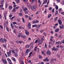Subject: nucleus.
I'll list each match as a JSON object with an SVG mask.
<instances>
[{"label": "nucleus", "instance_id": "f257e3e1", "mask_svg": "<svg viewBox=\"0 0 64 64\" xmlns=\"http://www.w3.org/2000/svg\"><path fill=\"white\" fill-rule=\"evenodd\" d=\"M29 52H30L29 49H27L26 50V53L25 54V55H28V53H29Z\"/></svg>", "mask_w": 64, "mask_h": 64}, {"label": "nucleus", "instance_id": "f03ea898", "mask_svg": "<svg viewBox=\"0 0 64 64\" xmlns=\"http://www.w3.org/2000/svg\"><path fill=\"white\" fill-rule=\"evenodd\" d=\"M52 50L54 51H57L58 50V49L57 48H56L54 47H53V48H52Z\"/></svg>", "mask_w": 64, "mask_h": 64}, {"label": "nucleus", "instance_id": "7ed1b4c3", "mask_svg": "<svg viewBox=\"0 0 64 64\" xmlns=\"http://www.w3.org/2000/svg\"><path fill=\"white\" fill-rule=\"evenodd\" d=\"M31 8L32 10H35L36 8V6L35 5L34 6L31 7Z\"/></svg>", "mask_w": 64, "mask_h": 64}, {"label": "nucleus", "instance_id": "20e7f679", "mask_svg": "<svg viewBox=\"0 0 64 64\" xmlns=\"http://www.w3.org/2000/svg\"><path fill=\"white\" fill-rule=\"evenodd\" d=\"M58 22L59 24L60 25V26H61V25H62V21H61V20H58Z\"/></svg>", "mask_w": 64, "mask_h": 64}, {"label": "nucleus", "instance_id": "39448f33", "mask_svg": "<svg viewBox=\"0 0 64 64\" xmlns=\"http://www.w3.org/2000/svg\"><path fill=\"white\" fill-rule=\"evenodd\" d=\"M46 53L47 55H51V52L50 50H48L46 52Z\"/></svg>", "mask_w": 64, "mask_h": 64}, {"label": "nucleus", "instance_id": "423d86ee", "mask_svg": "<svg viewBox=\"0 0 64 64\" xmlns=\"http://www.w3.org/2000/svg\"><path fill=\"white\" fill-rule=\"evenodd\" d=\"M21 37L24 38V39H26L27 38V37L25 35L23 36L22 35H21Z\"/></svg>", "mask_w": 64, "mask_h": 64}, {"label": "nucleus", "instance_id": "0eeeda50", "mask_svg": "<svg viewBox=\"0 0 64 64\" xmlns=\"http://www.w3.org/2000/svg\"><path fill=\"white\" fill-rule=\"evenodd\" d=\"M29 32L27 31V30H25V34L27 35V36H28L29 35Z\"/></svg>", "mask_w": 64, "mask_h": 64}, {"label": "nucleus", "instance_id": "6e6552de", "mask_svg": "<svg viewBox=\"0 0 64 64\" xmlns=\"http://www.w3.org/2000/svg\"><path fill=\"white\" fill-rule=\"evenodd\" d=\"M0 41L2 43H4V39L3 38H1L0 39Z\"/></svg>", "mask_w": 64, "mask_h": 64}, {"label": "nucleus", "instance_id": "1a4fd4ad", "mask_svg": "<svg viewBox=\"0 0 64 64\" xmlns=\"http://www.w3.org/2000/svg\"><path fill=\"white\" fill-rule=\"evenodd\" d=\"M42 42V40H40V39L38 38V44H41V42Z\"/></svg>", "mask_w": 64, "mask_h": 64}, {"label": "nucleus", "instance_id": "9d476101", "mask_svg": "<svg viewBox=\"0 0 64 64\" xmlns=\"http://www.w3.org/2000/svg\"><path fill=\"white\" fill-rule=\"evenodd\" d=\"M4 0H2V2H1V4H2V5H1V7H2V6H3V3H4Z\"/></svg>", "mask_w": 64, "mask_h": 64}, {"label": "nucleus", "instance_id": "9b49d317", "mask_svg": "<svg viewBox=\"0 0 64 64\" xmlns=\"http://www.w3.org/2000/svg\"><path fill=\"white\" fill-rule=\"evenodd\" d=\"M59 28H57L54 31L55 32L57 33V32H59Z\"/></svg>", "mask_w": 64, "mask_h": 64}, {"label": "nucleus", "instance_id": "f8f14e48", "mask_svg": "<svg viewBox=\"0 0 64 64\" xmlns=\"http://www.w3.org/2000/svg\"><path fill=\"white\" fill-rule=\"evenodd\" d=\"M31 24H30V23H29L28 24V26L29 27H28L29 29H31Z\"/></svg>", "mask_w": 64, "mask_h": 64}, {"label": "nucleus", "instance_id": "ddd939ff", "mask_svg": "<svg viewBox=\"0 0 64 64\" xmlns=\"http://www.w3.org/2000/svg\"><path fill=\"white\" fill-rule=\"evenodd\" d=\"M10 26L12 29H13V28H14V26H13V24H12V23L11 24Z\"/></svg>", "mask_w": 64, "mask_h": 64}, {"label": "nucleus", "instance_id": "4468645a", "mask_svg": "<svg viewBox=\"0 0 64 64\" xmlns=\"http://www.w3.org/2000/svg\"><path fill=\"white\" fill-rule=\"evenodd\" d=\"M58 14V10H56L55 12V16H57V15Z\"/></svg>", "mask_w": 64, "mask_h": 64}, {"label": "nucleus", "instance_id": "2eb2a0df", "mask_svg": "<svg viewBox=\"0 0 64 64\" xmlns=\"http://www.w3.org/2000/svg\"><path fill=\"white\" fill-rule=\"evenodd\" d=\"M60 29H63L64 28V25L63 24L62 26L60 27Z\"/></svg>", "mask_w": 64, "mask_h": 64}, {"label": "nucleus", "instance_id": "dca6fc26", "mask_svg": "<svg viewBox=\"0 0 64 64\" xmlns=\"http://www.w3.org/2000/svg\"><path fill=\"white\" fill-rule=\"evenodd\" d=\"M32 53H33V52H30V54H29V56H28V58H29V57H30V56H31V55L32 54Z\"/></svg>", "mask_w": 64, "mask_h": 64}, {"label": "nucleus", "instance_id": "f3484780", "mask_svg": "<svg viewBox=\"0 0 64 64\" xmlns=\"http://www.w3.org/2000/svg\"><path fill=\"white\" fill-rule=\"evenodd\" d=\"M7 53L8 57H9V56H10V55H11V54L9 53V52H7Z\"/></svg>", "mask_w": 64, "mask_h": 64}, {"label": "nucleus", "instance_id": "a211bd4d", "mask_svg": "<svg viewBox=\"0 0 64 64\" xmlns=\"http://www.w3.org/2000/svg\"><path fill=\"white\" fill-rule=\"evenodd\" d=\"M27 10H28V8H26L24 9L23 10L24 12H26Z\"/></svg>", "mask_w": 64, "mask_h": 64}, {"label": "nucleus", "instance_id": "6ab92c4d", "mask_svg": "<svg viewBox=\"0 0 64 64\" xmlns=\"http://www.w3.org/2000/svg\"><path fill=\"white\" fill-rule=\"evenodd\" d=\"M8 8L10 10H11L12 9V6H8Z\"/></svg>", "mask_w": 64, "mask_h": 64}, {"label": "nucleus", "instance_id": "aec40b11", "mask_svg": "<svg viewBox=\"0 0 64 64\" xmlns=\"http://www.w3.org/2000/svg\"><path fill=\"white\" fill-rule=\"evenodd\" d=\"M38 56L39 57V59H42V56H41L40 55H38Z\"/></svg>", "mask_w": 64, "mask_h": 64}, {"label": "nucleus", "instance_id": "412c9836", "mask_svg": "<svg viewBox=\"0 0 64 64\" xmlns=\"http://www.w3.org/2000/svg\"><path fill=\"white\" fill-rule=\"evenodd\" d=\"M38 3H39V4L40 5L38 6H40V5L41 4L42 2H40V0H38Z\"/></svg>", "mask_w": 64, "mask_h": 64}, {"label": "nucleus", "instance_id": "4be33fe9", "mask_svg": "<svg viewBox=\"0 0 64 64\" xmlns=\"http://www.w3.org/2000/svg\"><path fill=\"white\" fill-rule=\"evenodd\" d=\"M16 1L17 3H19L20 2V0H16Z\"/></svg>", "mask_w": 64, "mask_h": 64}, {"label": "nucleus", "instance_id": "5701e85b", "mask_svg": "<svg viewBox=\"0 0 64 64\" xmlns=\"http://www.w3.org/2000/svg\"><path fill=\"white\" fill-rule=\"evenodd\" d=\"M48 57L46 58L45 59H44L43 60V61H44V62L46 61L47 60V59H48Z\"/></svg>", "mask_w": 64, "mask_h": 64}, {"label": "nucleus", "instance_id": "b1692460", "mask_svg": "<svg viewBox=\"0 0 64 64\" xmlns=\"http://www.w3.org/2000/svg\"><path fill=\"white\" fill-rule=\"evenodd\" d=\"M56 9V10H58V6H56L55 7Z\"/></svg>", "mask_w": 64, "mask_h": 64}, {"label": "nucleus", "instance_id": "393cba45", "mask_svg": "<svg viewBox=\"0 0 64 64\" xmlns=\"http://www.w3.org/2000/svg\"><path fill=\"white\" fill-rule=\"evenodd\" d=\"M22 21L24 23H25V20H24V18H22Z\"/></svg>", "mask_w": 64, "mask_h": 64}, {"label": "nucleus", "instance_id": "a878e982", "mask_svg": "<svg viewBox=\"0 0 64 64\" xmlns=\"http://www.w3.org/2000/svg\"><path fill=\"white\" fill-rule=\"evenodd\" d=\"M20 16H22L23 15V14L22 13H20L18 14Z\"/></svg>", "mask_w": 64, "mask_h": 64}, {"label": "nucleus", "instance_id": "bb28decb", "mask_svg": "<svg viewBox=\"0 0 64 64\" xmlns=\"http://www.w3.org/2000/svg\"><path fill=\"white\" fill-rule=\"evenodd\" d=\"M15 8H14L13 10H12V12H15V11H16V10H15Z\"/></svg>", "mask_w": 64, "mask_h": 64}, {"label": "nucleus", "instance_id": "cd10ccee", "mask_svg": "<svg viewBox=\"0 0 64 64\" xmlns=\"http://www.w3.org/2000/svg\"><path fill=\"white\" fill-rule=\"evenodd\" d=\"M5 5L6 8H7V7H8V4H7V3H6Z\"/></svg>", "mask_w": 64, "mask_h": 64}, {"label": "nucleus", "instance_id": "c85d7f7f", "mask_svg": "<svg viewBox=\"0 0 64 64\" xmlns=\"http://www.w3.org/2000/svg\"><path fill=\"white\" fill-rule=\"evenodd\" d=\"M14 55H15L16 57H17L18 56V55H17V53L15 52L14 53Z\"/></svg>", "mask_w": 64, "mask_h": 64}, {"label": "nucleus", "instance_id": "c756f323", "mask_svg": "<svg viewBox=\"0 0 64 64\" xmlns=\"http://www.w3.org/2000/svg\"><path fill=\"white\" fill-rule=\"evenodd\" d=\"M52 16V14H49L48 16V18H50V17H51Z\"/></svg>", "mask_w": 64, "mask_h": 64}, {"label": "nucleus", "instance_id": "7c9ffc66", "mask_svg": "<svg viewBox=\"0 0 64 64\" xmlns=\"http://www.w3.org/2000/svg\"><path fill=\"white\" fill-rule=\"evenodd\" d=\"M40 26H41V24L38 26H36V28H39Z\"/></svg>", "mask_w": 64, "mask_h": 64}, {"label": "nucleus", "instance_id": "2f4dec72", "mask_svg": "<svg viewBox=\"0 0 64 64\" xmlns=\"http://www.w3.org/2000/svg\"><path fill=\"white\" fill-rule=\"evenodd\" d=\"M37 25L36 24L34 25H32V27H37Z\"/></svg>", "mask_w": 64, "mask_h": 64}, {"label": "nucleus", "instance_id": "473e14b6", "mask_svg": "<svg viewBox=\"0 0 64 64\" xmlns=\"http://www.w3.org/2000/svg\"><path fill=\"white\" fill-rule=\"evenodd\" d=\"M58 19V17H56V18H55L54 19V21H57V19Z\"/></svg>", "mask_w": 64, "mask_h": 64}, {"label": "nucleus", "instance_id": "72a5a7b5", "mask_svg": "<svg viewBox=\"0 0 64 64\" xmlns=\"http://www.w3.org/2000/svg\"><path fill=\"white\" fill-rule=\"evenodd\" d=\"M7 60L9 62H11V60L9 58H7Z\"/></svg>", "mask_w": 64, "mask_h": 64}, {"label": "nucleus", "instance_id": "f704fd0d", "mask_svg": "<svg viewBox=\"0 0 64 64\" xmlns=\"http://www.w3.org/2000/svg\"><path fill=\"white\" fill-rule=\"evenodd\" d=\"M11 51L13 53H15V51H14V50H12Z\"/></svg>", "mask_w": 64, "mask_h": 64}, {"label": "nucleus", "instance_id": "c9c22d12", "mask_svg": "<svg viewBox=\"0 0 64 64\" xmlns=\"http://www.w3.org/2000/svg\"><path fill=\"white\" fill-rule=\"evenodd\" d=\"M12 24L14 25H15L17 24V22H12Z\"/></svg>", "mask_w": 64, "mask_h": 64}, {"label": "nucleus", "instance_id": "e433bc0d", "mask_svg": "<svg viewBox=\"0 0 64 64\" xmlns=\"http://www.w3.org/2000/svg\"><path fill=\"white\" fill-rule=\"evenodd\" d=\"M62 43V42H60V41L58 42V45H59V44H61Z\"/></svg>", "mask_w": 64, "mask_h": 64}, {"label": "nucleus", "instance_id": "4c0bfd02", "mask_svg": "<svg viewBox=\"0 0 64 64\" xmlns=\"http://www.w3.org/2000/svg\"><path fill=\"white\" fill-rule=\"evenodd\" d=\"M30 47V45H27L26 46V48H29Z\"/></svg>", "mask_w": 64, "mask_h": 64}, {"label": "nucleus", "instance_id": "58836bf2", "mask_svg": "<svg viewBox=\"0 0 64 64\" xmlns=\"http://www.w3.org/2000/svg\"><path fill=\"white\" fill-rule=\"evenodd\" d=\"M19 7H20L19 6H17V7H16L15 8L16 9V10H17V9H18V8H19Z\"/></svg>", "mask_w": 64, "mask_h": 64}, {"label": "nucleus", "instance_id": "ea45409f", "mask_svg": "<svg viewBox=\"0 0 64 64\" xmlns=\"http://www.w3.org/2000/svg\"><path fill=\"white\" fill-rule=\"evenodd\" d=\"M6 29L8 32H9V29H8V27H6Z\"/></svg>", "mask_w": 64, "mask_h": 64}, {"label": "nucleus", "instance_id": "a19ab883", "mask_svg": "<svg viewBox=\"0 0 64 64\" xmlns=\"http://www.w3.org/2000/svg\"><path fill=\"white\" fill-rule=\"evenodd\" d=\"M15 16H14L13 17H12L11 19V20H13V19L14 18H15Z\"/></svg>", "mask_w": 64, "mask_h": 64}, {"label": "nucleus", "instance_id": "79ce46f5", "mask_svg": "<svg viewBox=\"0 0 64 64\" xmlns=\"http://www.w3.org/2000/svg\"><path fill=\"white\" fill-rule=\"evenodd\" d=\"M17 6V5H15V4H14L13 6V7L14 8H15Z\"/></svg>", "mask_w": 64, "mask_h": 64}, {"label": "nucleus", "instance_id": "37998d69", "mask_svg": "<svg viewBox=\"0 0 64 64\" xmlns=\"http://www.w3.org/2000/svg\"><path fill=\"white\" fill-rule=\"evenodd\" d=\"M29 20H31L32 19V18H31V17L30 16L29 17Z\"/></svg>", "mask_w": 64, "mask_h": 64}, {"label": "nucleus", "instance_id": "c03bdc74", "mask_svg": "<svg viewBox=\"0 0 64 64\" xmlns=\"http://www.w3.org/2000/svg\"><path fill=\"white\" fill-rule=\"evenodd\" d=\"M32 22L33 23H36V21H35V20H34V21H33Z\"/></svg>", "mask_w": 64, "mask_h": 64}, {"label": "nucleus", "instance_id": "a18cd8bd", "mask_svg": "<svg viewBox=\"0 0 64 64\" xmlns=\"http://www.w3.org/2000/svg\"><path fill=\"white\" fill-rule=\"evenodd\" d=\"M2 62H4L5 61H6V60H4L3 59H2Z\"/></svg>", "mask_w": 64, "mask_h": 64}, {"label": "nucleus", "instance_id": "49530a36", "mask_svg": "<svg viewBox=\"0 0 64 64\" xmlns=\"http://www.w3.org/2000/svg\"><path fill=\"white\" fill-rule=\"evenodd\" d=\"M36 49H37V46H36L34 48L35 51H36Z\"/></svg>", "mask_w": 64, "mask_h": 64}, {"label": "nucleus", "instance_id": "de8ad7c7", "mask_svg": "<svg viewBox=\"0 0 64 64\" xmlns=\"http://www.w3.org/2000/svg\"><path fill=\"white\" fill-rule=\"evenodd\" d=\"M19 41L18 40H17V41H16V42L18 44H19Z\"/></svg>", "mask_w": 64, "mask_h": 64}, {"label": "nucleus", "instance_id": "09e8293b", "mask_svg": "<svg viewBox=\"0 0 64 64\" xmlns=\"http://www.w3.org/2000/svg\"><path fill=\"white\" fill-rule=\"evenodd\" d=\"M4 42H6V38H4Z\"/></svg>", "mask_w": 64, "mask_h": 64}, {"label": "nucleus", "instance_id": "8fccbe9b", "mask_svg": "<svg viewBox=\"0 0 64 64\" xmlns=\"http://www.w3.org/2000/svg\"><path fill=\"white\" fill-rule=\"evenodd\" d=\"M44 31V30H41L40 31V33H41V32H42Z\"/></svg>", "mask_w": 64, "mask_h": 64}, {"label": "nucleus", "instance_id": "3c124183", "mask_svg": "<svg viewBox=\"0 0 64 64\" xmlns=\"http://www.w3.org/2000/svg\"><path fill=\"white\" fill-rule=\"evenodd\" d=\"M7 62H6V60L4 62V64H7Z\"/></svg>", "mask_w": 64, "mask_h": 64}, {"label": "nucleus", "instance_id": "603ef678", "mask_svg": "<svg viewBox=\"0 0 64 64\" xmlns=\"http://www.w3.org/2000/svg\"><path fill=\"white\" fill-rule=\"evenodd\" d=\"M52 12L54 13V8H53L52 10Z\"/></svg>", "mask_w": 64, "mask_h": 64}, {"label": "nucleus", "instance_id": "864d4df0", "mask_svg": "<svg viewBox=\"0 0 64 64\" xmlns=\"http://www.w3.org/2000/svg\"><path fill=\"white\" fill-rule=\"evenodd\" d=\"M45 47L46 48L47 47V45H46V44H45Z\"/></svg>", "mask_w": 64, "mask_h": 64}, {"label": "nucleus", "instance_id": "5fc2aeb1", "mask_svg": "<svg viewBox=\"0 0 64 64\" xmlns=\"http://www.w3.org/2000/svg\"><path fill=\"white\" fill-rule=\"evenodd\" d=\"M37 42H38V40H35V43H37Z\"/></svg>", "mask_w": 64, "mask_h": 64}, {"label": "nucleus", "instance_id": "6e6d98bb", "mask_svg": "<svg viewBox=\"0 0 64 64\" xmlns=\"http://www.w3.org/2000/svg\"><path fill=\"white\" fill-rule=\"evenodd\" d=\"M54 61V59H52V60H51V62H53V61Z\"/></svg>", "mask_w": 64, "mask_h": 64}, {"label": "nucleus", "instance_id": "4d7b16f0", "mask_svg": "<svg viewBox=\"0 0 64 64\" xmlns=\"http://www.w3.org/2000/svg\"><path fill=\"white\" fill-rule=\"evenodd\" d=\"M61 14H62V15H64V12H62L61 13Z\"/></svg>", "mask_w": 64, "mask_h": 64}, {"label": "nucleus", "instance_id": "13d9d810", "mask_svg": "<svg viewBox=\"0 0 64 64\" xmlns=\"http://www.w3.org/2000/svg\"><path fill=\"white\" fill-rule=\"evenodd\" d=\"M31 40V39L30 38H28V40L29 41H30Z\"/></svg>", "mask_w": 64, "mask_h": 64}, {"label": "nucleus", "instance_id": "bf43d9fd", "mask_svg": "<svg viewBox=\"0 0 64 64\" xmlns=\"http://www.w3.org/2000/svg\"><path fill=\"white\" fill-rule=\"evenodd\" d=\"M0 27L1 29H3V26L2 25H0Z\"/></svg>", "mask_w": 64, "mask_h": 64}, {"label": "nucleus", "instance_id": "052dcab7", "mask_svg": "<svg viewBox=\"0 0 64 64\" xmlns=\"http://www.w3.org/2000/svg\"><path fill=\"white\" fill-rule=\"evenodd\" d=\"M25 16L26 18H27V17H29V16H27V15H26Z\"/></svg>", "mask_w": 64, "mask_h": 64}, {"label": "nucleus", "instance_id": "680f3d73", "mask_svg": "<svg viewBox=\"0 0 64 64\" xmlns=\"http://www.w3.org/2000/svg\"><path fill=\"white\" fill-rule=\"evenodd\" d=\"M20 36H21V35L18 34V37H19V38L20 37Z\"/></svg>", "mask_w": 64, "mask_h": 64}, {"label": "nucleus", "instance_id": "e2e57ef3", "mask_svg": "<svg viewBox=\"0 0 64 64\" xmlns=\"http://www.w3.org/2000/svg\"><path fill=\"white\" fill-rule=\"evenodd\" d=\"M13 59L14 61H16V60H15V58H13Z\"/></svg>", "mask_w": 64, "mask_h": 64}, {"label": "nucleus", "instance_id": "0e129e2a", "mask_svg": "<svg viewBox=\"0 0 64 64\" xmlns=\"http://www.w3.org/2000/svg\"><path fill=\"white\" fill-rule=\"evenodd\" d=\"M49 1H48V2H47V5H48V4H49Z\"/></svg>", "mask_w": 64, "mask_h": 64}, {"label": "nucleus", "instance_id": "69168bd1", "mask_svg": "<svg viewBox=\"0 0 64 64\" xmlns=\"http://www.w3.org/2000/svg\"><path fill=\"white\" fill-rule=\"evenodd\" d=\"M54 6H56V4H55V3H54Z\"/></svg>", "mask_w": 64, "mask_h": 64}, {"label": "nucleus", "instance_id": "338daca9", "mask_svg": "<svg viewBox=\"0 0 64 64\" xmlns=\"http://www.w3.org/2000/svg\"><path fill=\"white\" fill-rule=\"evenodd\" d=\"M21 64H24V61H22L21 62Z\"/></svg>", "mask_w": 64, "mask_h": 64}, {"label": "nucleus", "instance_id": "774afa93", "mask_svg": "<svg viewBox=\"0 0 64 64\" xmlns=\"http://www.w3.org/2000/svg\"><path fill=\"white\" fill-rule=\"evenodd\" d=\"M63 41H62V43H63L64 44V40H63Z\"/></svg>", "mask_w": 64, "mask_h": 64}]
</instances>
